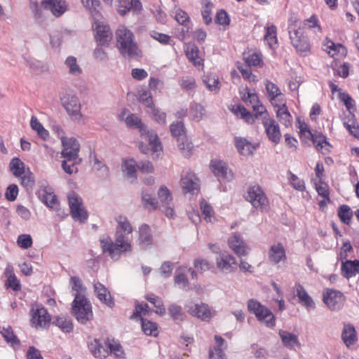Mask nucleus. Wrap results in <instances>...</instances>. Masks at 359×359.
<instances>
[{
	"label": "nucleus",
	"mask_w": 359,
	"mask_h": 359,
	"mask_svg": "<svg viewBox=\"0 0 359 359\" xmlns=\"http://www.w3.org/2000/svg\"><path fill=\"white\" fill-rule=\"evenodd\" d=\"M116 46L125 57H133L139 55V49L133 33L125 25H119L116 32Z\"/></svg>",
	"instance_id": "nucleus-1"
},
{
	"label": "nucleus",
	"mask_w": 359,
	"mask_h": 359,
	"mask_svg": "<svg viewBox=\"0 0 359 359\" xmlns=\"http://www.w3.org/2000/svg\"><path fill=\"white\" fill-rule=\"evenodd\" d=\"M125 122L128 127L139 129L141 136L149 142L151 150L154 153H158L162 150L161 143L156 132L149 130L137 116L129 114L126 116Z\"/></svg>",
	"instance_id": "nucleus-2"
},
{
	"label": "nucleus",
	"mask_w": 359,
	"mask_h": 359,
	"mask_svg": "<svg viewBox=\"0 0 359 359\" xmlns=\"http://www.w3.org/2000/svg\"><path fill=\"white\" fill-rule=\"evenodd\" d=\"M100 243L103 252H107L114 259H118L122 252L131 251L130 243L122 233H116L115 243L109 236H105L100 239Z\"/></svg>",
	"instance_id": "nucleus-3"
},
{
	"label": "nucleus",
	"mask_w": 359,
	"mask_h": 359,
	"mask_svg": "<svg viewBox=\"0 0 359 359\" xmlns=\"http://www.w3.org/2000/svg\"><path fill=\"white\" fill-rule=\"evenodd\" d=\"M72 313L81 324H86L93 318L90 302L83 294H75L72 302Z\"/></svg>",
	"instance_id": "nucleus-4"
},
{
	"label": "nucleus",
	"mask_w": 359,
	"mask_h": 359,
	"mask_svg": "<svg viewBox=\"0 0 359 359\" xmlns=\"http://www.w3.org/2000/svg\"><path fill=\"white\" fill-rule=\"evenodd\" d=\"M248 310L255 314L257 319L264 323L266 326L273 328L276 325V318L273 313L257 300L250 299L248 302Z\"/></svg>",
	"instance_id": "nucleus-5"
},
{
	"label": "nucleus",
	"mask_w": 359,
	"mask_h": 359,
	"mask_svg": "<svg viewBox=\"0 0 359 359\" xmlns=\"http://www.w3.org/2000/svg\"><path fill=\"white\" fill-rule=\"evenodd\" d=\"M248 310L255 314L257 319L264 323L266 326L273 328L276 325V318L273 313L257 300L250 299L248 302Z\"/></svg>",
	"instance_id": "nucleus-6"
},
{
	"label": "nucleus",
	"mask_w": 359,
	"mask_h": 359,
	"mask_svg": "<svg viewBox=\"0 0 359 359\" xmlns=\"http://www.w3.org/2000/svg\"><path fill=\"white\" fill-rule=\"evenodd\" d=\"M170 130L172 135L177 139L179 149L187 152V155H192L193 144L186 138V130L183 122L180 121L173 122L170 126Z\"/></svg>",
	"instance_id": "nucleus-7"
},
{
	"label": "nucleus",
	"mask_w": 359,
	"mask_h": 359,
	"mask_svg": "<svg viewBox=\"0 0 359 359\" xmlns=\"http://www.w3.org/2000/svg\"><path fill=\"white\" fill-rule=\"evenodd\" d=\"M289 30L290 39L292 46L297 52L303 56L306 55L310 51V43L303 30L300 28L296 29L290 27Z\"/></svg>",
	"instance_id": "nucleus-8"
},
{
	"label": "nucleus",
	"mask_w": 359,
	"mask_h": 359,
	"mask_svg": "<svg viewBox=\"0 0 359 359\" xmlns=\"http://www.w3.org/2000/svg\"><path fill=\"white\" fill-rule=\"evenodd\" d=\"M61 102L67 113L73 121H80L81 120V105L79 99L75 95H64L61 97Z\"/></svg>",
	"instance_id": "nucleus-9"
},
{
	"label": "nucleus",
	"mask_w": 359,
	"mask_h": 359,
	"mask_svg": "<svg viewBox=\"0 0 359 359\" xmlns=\"http://www.w3.org/2000/svg\"><path fill=\"white\" fill-rule=\"evenodd\" d=\"M67 198L73 219L81 222L86 221L88 215L86 209L82 207V198L74 191H71Z\"/></svg>",
	"instance_id": "nucleus-10"
},
{
	"label": "nucleus",
	"mask_w": 359,
	"mask_h": 359,
	"mask_svg": "<svg viewBox=\"0 0 359 359\" xmlns=\"http://www.w3.org/2000/svg\"><path fill=\"white\" fill-rule=\"evenodd\" d=\"M246 199L257 209H263L269 204L266 194L259 185L249 187Z\"/></svg>",
	"instance_id": "nucleus-11"
},
{
	"label": "nucleus",
	"mask_w": 359,
	"mask_h": 359,
	"mask_svg": "<svg viewBox=\"0 0 359 359\" xmlns=\"http://www.w3.org/2000/svg\"><path fill=\"white\" fill-rule=\"evenodd\" d=\"M158 198L160 203V208L162 212L170 218L175 215L172 196L170 190L165 186H161L158 191Z\"/></svg>",
	"instance_id": "nucleus-12"
},
{
	"label": "nucleus",
	"mask_w": 359,
	"mask_h": 359,
	"mask_svg": "<svg viewBox=\"0 0 359 359\" xmlns=\"http://www.w3.org/2000/svg\"><path fill=\"white\" fill-rule=\"evenodd\" d=\"M136 165L138 169L143 172L149 173L154 171V167L149 161H142L140 163L137 165L134 158H126L123 163V171L126 172L128 177H131L134 180L136 179Z\"/></svg>",
	"instance_id": "nucleus-13"
},
{
	"label": "nucleus",
	"mask_w": 359,
	"mask_h": 359,
	"mask_svg": "<svg viewBox=\"0 0 359 359\" xmlns=\"http://www.w3.org/2000/svg\"><path fill=\"white\" fill-rule=\"evenodd\" d=\"M323 296V302L332 311H337L342 308L345 298L341 292L333 289H327Z\"/></svg>",
	"instance_id": "nucleus-14"
},
{
	"label": "nucleus",
	"mask_w": 359,
	"mask_h": 359,
	"mask_svg": "<svg viewBox=\"0 0 359 359\" xmlns=\"http://www.w3.org/2000/svg\"><path fill=\"white\" fill-rule=\"evenodd\" d=\"M50 316L43 306L36 304V309L32 308V324L36 328L47 327L50 323Z\"/></svg>",
	"instance_id": "nucleus-15"
},
{
	"label": "nucleus",
	"mask_w": 359,
	"mask_h": 359,
	"mask_svg": "<svg viewBox=\"0 0 359 359\" xmlns=\"http://www.w3.org/2000/svg\"><path fill=\"white\" fill-rule=\"evenodd\" d=\"M262 124L269 140L276 144L279 143L281 140V133L279 126L276 120L269 116H264L262 118Z\"/></svg>",
	"instance_id": "nucleus-16"
},
{
	"label": "nucleus",
	"mask_w": 359,
	"mask_h": 359,
	"mask_svg": "<svg viewBox=\"0 0 359 359\" xmlns=\"http://www.w3.org/2000/svg\"><path fill=\"white\" fill-rule=\"evenodd\" d=\"M217 268L224 273H230L235 271L236 260L233 256L226 252H220L216 257Z\"/></svg>",
	"instance_id": "nucleus-17"
},
{
	"label": "nucleus",
	"mask_w": 359,
	"mask_h": 359,
	"mask_svg": "<svg viewBox=\"0 0 359 359\" xmlns=\"http://www.w3.org/2000/svg\"><path fill=\"white\" fill-rule=\"evenodd\" d=\"M264 83L268 99L274 107H276V105L283 104L286 102L284 94L277 85L269 80H266Z\"/></svg>",
	"instance_id": "nucleus-18"
},
{
	"label": "nucleus",
	"mask_w": 359,
	"mask_h": 359,
	"mask_svg": "<svg viewBox=\"0 0 359 359\" xmlns=\"http://www.w3.org/2000/svg\"><path fill=\"white\" fill-rule=\"evenodd\" d=\"M181 187L184 194H198L200 189L198 179L192 172H187L182 176Z\"/></svg>",
	"instance_id": "nucleus-19"
},
{
	"label": "nucleus",
	"mask_w": 359,
	"mask_h": 359,
	"mask_svg": "<svg viewBox=\"0 0 359 359\" xmlns=\"http://www.w3.org/2000/svg\"><path fill=\"white\" fill-rule=\"evenodd\" d=\"M62 157H79L80 144L74 137H67L61 142Z\"/></svg>",
	"instance_id": "nucleus-20"
},
{
	"label": "nucleus",
	"mask_w": 359,
	"mask_h": 359,
	"mask_svg": "<svg viewBox=\"0 0 359 359\" xmlns=\"http://www.w3.org/2000/svg\"><path fill=\"white\" fill-rule=\"evenodd\" d=\"M300 134L302 138L311 139L316 149L322 154H326L329 151L331 146L323 135L314 136L309 130H304V133H300Z\"/></svg>",
	"instance_id": "nucleus-21"
},
{
	"label": "nucleus",
	"mask_w": 359,
	"mask_h": 359,
	"mask_svg": "<svg viewBox=\"0 0 359 359\" xmlns=\"http://www.w3.org/2000/svg\"><path fill=\"white\" fill-rule=\"evenodd\" d=\"M95 30V39L101 46L107 45L112 38L109 27L103 22L95 21L93 25Z\"/></svg>",
	"instance_id": "nucleus-22"
},
{
	"label": "nucleus",
	"mask_w": 359,
	"mask_h": 359,
	"mask_svg": "<svg viewBox=\"0 0 359 359\" xmlns=\"http://www.w3.org/2000/svg\"><path fill=\"white\" fill-rule=\"evenodd\" d=\"M229 248L238 257L248 254L249 248L238 233H234L228 240Z\"/></svg>",
	"instance_id": "nucleus-23"
},
{
	"label": "nucleus",
	"mask_w": 359,
	"mask_h": 359,
	"mask_svg": "<svg viewBox=\"0 0 359 359\" xmlns=\"http://www.w3.org/2000/svg\"><path fill=\"white\" fill-rule=\"evenodd\" d=\"M210 166L215 176L222 177L229 181L233 179V173L226 163L219 159H212Z\"/></svg>",
	"instance_id": "nucleus-24"
},
{
	"label": "nucleus",
	"mask_w": 359,
	"mask_h": 359,
	"mask_svg": "<svg viewBox=\"0 0 359 359\" xmlns=\"http://www.w3.org/2000/svg\"><path fill=\"white\" fill-rule=\"evenodd\" d=\"M41 6L50 10L55 17H60L67 11V5L64 0H43Z\"/></svg>",
	"instance_id": "nucleus-25"
},
{
	"label": "nucleus",
	"mask_w": 359,
	"mask_h": 359,
	"mask_svg": "<svg viewBox=\"0 0 359 359\" xmlns=\"http://www.w3.org/2000/svg\"><path fill=\"white\" fill-rule=\"evenodd\" d=\"M90 353L97 358H105L109 355L107 341L95 339L88 344Z\"/></svg>",
	"instance_id": "nucleus-26"
},
{
	"label": "nucleus",
	"mask_w": 359,
	"mask_h": 359,
	"mask_svg": "<svg viewBox=\"0 0 359 359\" xmlns=\"http://www.w3.org/2000/svg\"><path fill=\"white\" fill-rule=\"evenodd\" d=\"M188 312L191 316L204 321H208L212 316L208 305L204 303L195 304L189 306Z\"/></svg>",
	"instance_id": "nucleus-27"
},
{
	"label": "nucleus",
	"mask_w": 359,
	"mask_h": 359,
	"mask_svg": "<svg viewBox=\"0 0 359 359\" xmlns=\"http://www.w3.org/2000/svg\"><path fill=\"white\" fill-rule=\"evenodd\" d=\"M94 291L98 299L109 308L114 306V301L108 289L102 283L94 284Z\"/></svg>",
	"instance_id": "nucleus-28"
},
{
	"label": "nucleus",
	"mask_w": 359,
	"mask_h": 359,
	"mask_svg": "<svg viewBox=\"0 0 359 359\" xmlns=\"http://www.w3.org/2000/svg\"><path fill=\"white\" fill-rule=\"evenodd\" d=\"M294 287L299 304L306 307L307 310L314 309L315 303L304 287L299 283H296Z\"/></svg>",
	"instance_id": "nucleus-29"
},
{
	"label": "nucleus",
	"mask_w": 359,
	"mask_h": 359,
	"mask_svg": "<svg viewBox=\"0 0 359 359\" xmlns=\"http://www.w3.org/2000/svg\"><path fill=\"white\" fill-rule=\"evenodd\" d=\"M235 144L241 155L249 156L253 154L254 150L259 147V144H252L245 138L236 137Z\"/></svg>",
	"instance_id": "nucleus-30"
},
{
	"label": "nucleus",
	"mask_w": 359,
	"mask_h": 359,
	"mask_svg": "<svg viewBox=\"0 0 359 359\" xmlns=\"http://www.w3.org/2000/svg\"><path fill=\"white\" fill-rule=\"evenodd\" d=\"M269 259L274 264L286 259L285 250L282 243L272 245L269 251Z\"/></svg>",
	"instance_id": "nucleus-31"
},
{
	"label": "nucleus",
	"mask_w": 359,
	"mask_h": 359,
	"mask_svg": "<svg viewBox=\"0 0 359 359\" xmlns=\"http://www.w3.org/2000/svg\"><path fill=\"white\" fill-rule=\"evenodd\" d=\"M142 4L140 0H118V13L124 15L130 11H140Z\"/></svg>",
	"instance_id": "nucleus-32"
},
{
	"label": "nucleus",
	"mask_w": 359,
	"mask_h": 359,
	"mask_svg": "<svg viewBox=\"0 0 359 359\" xmlns=\"http://www.w3.org/2000/svg\"><path fill=\"white\" fill-rule=\"evenodd\" d=\"M341 271L342 276L346 278L355 276L359 273V260L342 262Z\"/></svg>",
	"instance_id": "nucleus-33"
},
{
	"label": "nucleus",
	"mask_w": 359,
	"mask_h": 359,
	"mask_svg": "<svg viewBox=\"0 0 359 359\" xmlns=\"http://www.w3.org/2000/svg\"><path fill=\"white\" fill-rule=\"evenodd\" d=\"M281 341L285 346L292 348L294 346H299L300 344L297 335L286 330H280L278 332Z\"/></svg>",
	"instance_id": "nucleus-34"
},
{
	"label": "nucleus",
	"mask_w": 359,
	"mask_h": 359,
	"mask_svg": "<svg viewBox=\"0 0 359 359\" xmlns=\"http://www.w3.org/2000/svg\"><path fill=\"white\" fill-rule=\"evenodd\" d=\"M276 108H277L276 116L280 123L286 127L290 126L292 125V116L287 109L286 102L283 104L276 105Z\"/></svg>",
	"instance_id": "nucleus-35"
},
{
	"label": "nucleus",
	"mask_w": 359,
	"mask_h": 359,
	"mask_svg": "<svg viewBox=\"0 0 359 359\" xmlns=\"http://www.w3.org/2000/svg\"><path fill=\"white\" fill-rule=\"evenodd\" d=\"M5 275L7 278L6 285L12 288L15 291H18L21 288L20 280L17 278L14 273L13 268L11 265H8L5 270Z\"/></svg>",
	"instance_id": "nucleus-36"
},
{
	"label": "nucleus",
	"mask_w": 359,
	"mask_h": 359,
	"mask_svg": "<svg viewBox=\"0 0 359 359\" xmlns=\"http://www.w3.org/2000/svg\"><path fill=\"white\" fill-rule=\"evenodd\" d=\"M341 339L347 347L354 344L357 341L355 328L351 325H345L341 333Z\"/></svg>",
	"instance_id": "nucleus-37"
},
{
	"label": "nucleus",
	"mask_w": 359,
	"mask_h": 359,
	"mask_svg": "<svg viewBox=\"0 0 359 359\" xmlns=\"http://www.w3.org/2000/svg\"><path fill=\"white\" fill-rule=\"evenodd\" d=\"M139 242L141 245L149 246L152 244L153 236L151 233V229L149 225L143 224L139 230Z\"/></svg>",
	"instance_id": "nucleus-38"
},
{
	"label": "nucleus",
	"mask_w": 359,
	"mask_h": 359,
	"mask_svg": "<svg viewBox=\"0 0 359 359\" xmlns=\"http://www.w3.org/2000/svg\"><path fill=\"white\" fill-rule=\"evenodd\" d=\"M30 127L43 140H46L49 137V132L43 127L36 116L31 117Z\"/></svg>",
	"instance_id": "nucleus-39"
},
{
	"label": "nucleus",
	"mask_w": 359,
	"mask_h": 359,
	"mask_svg": "<svg viewBox=\"0 0 359 359\" xmlns=\"http://www.w3.org/2000/svg\"><path fill=\"white\" fill-rule=\"evenodd\" d=\"M81 161L82 158H65L62 163V168L67 174L76 173Z\"/></svg>",
	"instance_id": "nucleus-40"
},
{
	"label": "nucleus",
	"mask_w": 359,
	"mask_h": 359,
	"mask_svg": "<svg viewBox=\"0 0 359 359\" xmlns=\"http://www.w3.org/2000/svg\"><path fill=\"white\" fill-rule=\"evenodd\" d=\"M277 29L275 25H271L266 27V34L264 35V41L270 48H275L277 44Z\"/></svg>",
	"instance_id": "nucleus-41"
},
{
	"label": "nucleus",
	"mask_w": 359,
	"mask_h": 359,
	"mask_svg": "<svg viewBox=\"0 0 359 359\" xmlns=\"http://www.w3.org/2000/svg\"><path fill=\"white\" fill-rule=\"evenodd\" d=\"M65 66L68 69L69 74L72 76H79L82 73V69L77 63V60L74 56H69L65 61Z\"/></svg>",
	"instance_id": "nucleus-42"
},
{
	"label": "nucleus",
	"mask_w": 359,
	"mask_h": 359,
	"mask_svg": "<svg viewBox=\"0 0 359 359\" xmlns=\"http://www.w3.org/2000/svg\"><path fill=\"white\" fill-rule=\"evenodd\" d=\"M0 332L6 341L12 347L20 346V341L11 327H3Z\"/></svg>",
	"instance_id": "nucleus-43"
},
{
	"label": "nucleus",
	"mask_w": 359,
	"mask_h": 359,
	"mask_svg": "<svg viewBox=\"0 0 359 359\" xmlns=\"http://www.w3.org/2000/svg\"><path fill=\"white\" fill-rule=\"evenodd\" d=\"M185 52L187 58L194 64V66H199L201 64V60L198 57V48L196 45H188Z\"/></svg>",
	"instance_id": "nucleus-44"
},
{
	"label": "nucleus",
	"mask_w": 359,
	"mask_h": 359,
	"mask_svg": "<svg viewBox=\"0 0 359 359\" xmlns=\"http://www.w3.org/2000/svg\"><path fill=\"white\" fill-rule=\"evenodd\" d=\"M231 111L237 116L243 118L248 123H252L254 122V117L251 113L241 104L233 106L231 109Z\"/></svg>",
	"instance_id": "nucleus-45"
},
{
	"label": "nucleus",
	"mask_w": 359,
	"mask_h": 359,
	"mask_svg": "<svg viewBox=\"0 0 359 359\" xmlns=\"http://www.w3.org/2000/svg\"><path fill=\"white\" fill-rule=\"evenodd\" d=\"M205 112V108L201 104L194 103L190 106V116L196 122H199L203 118Z\"/></svg>",
	"instance_id": "nucleus-46"
},
{
	"label": "nucleus",
	"mask_w": 359,
	"mask_h": 359,
	"mask_svg": "<svg viewBox=\"0 0 359 359\" xmlns=\"http://www.w3.org/2000/svg\"><path fill=\"white\" fill-rule=\"evenodd\" d=\"M144 297L147 301L152 304L154 307L156 308V310L155 311L156 313L161 316H163L165 313V308L164 307L163 302L160 297L155 296L153 294H147Z\"/></svg>",
	"instance_id": "nucleus-47"
},
{
	"label": "nucleus",
	"mask_w": 359,
	"mask_h": 359,
	"mask_svg": "<svg viewBox=\"0 0 359 359\" xmlns=\"http://www.w3.org/2000/svg\"><path fill=\"white\" fill-rule=\"evenodd\" d=\"M140 320L142 322V331L144 332V333L145 334L149 335V336H154V337L157 336L158 326H157L156 323H155L151 320L144 319L143 318H140Z\"/></svg>",
	"instance_id": "nucleus-48"
},
{
	"label": "nucleus",
	"mask_w": 359,
	"mask_h": 359,
	"mask_svg": "<svg viewBox=\"0 0 359 359\" xmlns=\"http://www.w3.org/2000/svg\"><path fill=\"white\" fill-rule=\"evenodd\" d=\"M9 167L13 175L15 177H21L25 173V165L20 158H12Z\"/></svg>",
	"instance_id": "nucleus-49"
},
{
	"label": "nucleus",
	"mask_w": 359,
	"mask_h": 359,
	"mask_svg": "<svg viewBox=\"0 0 359 359\" xmlns=\"http://www.w3.org/2000/svg\"><path fill=\"white\" fill-rule=\"evenodd\" d=\"M53 324L60 327L64 332L69 333L73 330L72 320L64 316H57L53 321Z\"/></svg>",
	"instance_id": "nucleus-50"
},
{
	"label": "nucleus",
	"mask_w": 359,
	"mask_h": 359,
	"mask_svg": "<svg viewBox=\"0 0 359 359\" xmlns=\"http://www.w3.org/2000/svg\"><path fill=\"white\" fill-rule=\"evenodd\" d=\"M338 216L340 218V220L346 224H349L353 216V212L349 206L346 205H340L338 212Z\"/></svg>",
	"instance_id": "nucleus-51"
},
{
	"label": "nucleus",
	"mask_w": 359,
	"mask_h": 359,
	"mask_svg": "<svg viewBox=\"0 0 359 359\" xmlns=\"http://www.w3.org/2000/svg\"><path fill=\"white\" fill-rule=\"evenodd\" d=\"M315 188L318 195L323 197L329 203L331 202L330 198V191L328 185L325 183L323 180H318L314 183Z\"/></svg>",
	"instance_id": "nucleus-52"
},
{
	"label": "nucleus",
	"mask_w": 359,
	"mask_h": 359,
	"mask_svg": "<svg viewBox=\"0 0 359 359\" xmlns=\"http://www.w3.org/2000/svg\"><path fill=\"white\" fill-rule=\"evenodd\" d=\"M142 200L146 208L154 210L158 208V201L149 193L142 192Z\"/></svg>",
	"instance_id": "nucleus-53"
},
{
	"label": "nucleus",
	"mask_w": 359,
	"mask_h": 359,
	"mask_svg": "<svg viewBox=\"0 0 359 359\" xmlns=\"http://www.w3.org/2000/svg\"><path fill=\"white\" fill-rule=\"evenodd\" d=\"M168 311L174 320L182 321L184 319L185 314L180 306L172 304L168 307Z\"/></svg>",
	"instance_id": "nucleus-54"
},
{
	"label": "nucleus",
	"mask_w": 359,
	"mask_h": 359,
	"mask_svg": "<svg viewBox=\"0 0 359 359\" xmlns=\"http://www.w3.org/2000/svg\"><path fill=\"white\" fill-rule=\"evenodd\" d=\"M43 202L49 208H57L58 201L56 196L53 193H48L46 190L42 194Z\"/></svg>",
	"instance_id": "nucleus-55"
},
{
	"label": "nucleus",
	"mask_w": 359,
	"mask_h": 359,
	"mask_svg": "<svg viewBox=\"0 0 359 359\" xmlns=\"http://www.w3.org/2000/svg\"><path fill=\"white\" fill-rule=\"evenodd\" d=\"M339 98L344 102L349 114H353L355 110V101L353 99L346 93H341L339 94Z\"/></svg>",
	"instance_id": "nucleus-56"
},
{
	"label": "nucleus",
	"mask_w": 359,
	"mask_h": 359,
	"mask_svg": "<svg viewBox=\"0 0 359 359\" xmlns=\"http://www.w3.org/2000/svg\"><path fill=\"white\" fill-rule=\"evenodd\" d=\"M200 208L204 216V219L207 222H211L213 217L212 208L204 199H202L200 203Z\"/></svg>",
	"instance_id": "nucleus-57"
},
{
	"label": "nucleus",
	"mask_w": 359,
	"mask_h": 359,
	"mask_svg": "<svg viewBox=\"0 0 359 359\" xmlns=\"http://www.w3.org/2000/svg\"><path fill=\"white\" fill-rule=\"evenodd\" d=\"M207 88L212 92L217 93L219 90V79L215 76H210L203 80Z\"/></svg>",
	"instance_id": "nucleus-58"
},
{
	"label": "nucleus",
	"mask_w": 359,
	"mask_h": 359,
	"mask_svg": "<svg viewBox=\"0 0 359 359\" xmlns=\"http://www.w3.org/2000/svg\"><path fill=\"white\" fill-rule=\"evenodd\" d=\"M107 346H108V350L109 353H111L114 355L116 358H123L124 355V351L123 350L122 346L119 343L114 342L113 344L109 343V341H107Z\"/></svg>",
	"instance_id": "nucleus-59"
},
{
	"label": "nucleus",
	"mask_w": 359,
	"mask_h": 359,
	"mask_svg": "<svg viewBox=\"0 0 359 359\" xmlns=\"http://www.w3.org/2000/svg\"><path fill=\"white\" fill-rule=\"evenodd\" d=\"M325 46V50L327 52V53L331 56L334 57L335 55H337L338 53H339L341 50H344L345 48L341 44H335L331 41H329L327 42Z\"/></svg>",
	"instance_id": "nucleus-60"
},
{
	"label": "nucleus",
	"mask_w": 359,
	"mask_h": 359,
	"mask_svg": "<svg viewBox=\"0 0 359 359\" xmlns=\"http://www.w3.org/2000/svg\"><path fill=\"white\" fill-rule=\"evenodd\" d=\"M18 245L22 249H28L32 245V238L29 234H21L17 239Z\"/></svg>",
	"instance_id": "nucleus-61"
},
{
	"label": "nucleus",
	"mask_w": 359,
	"mask_h": 359,
	"mask_svg": "<svg viewBox=\"0 0 359 359\" xmlns=\"http://www.w3.org/2000/svg\"><path fill=\"white\" fill-rule=\"evenodd\" d=\"M180 85L183 89L189 90L195 88L196 81L194 77L186 76L180 79Z\"/></svg>",
	"instance_id": "nucleus-62"
},
{
	"label": "nucleus",
	"mask_w": 359,
	"mask_h": 359,
	"mask_svg": "<svg viewBox=\"0 0 359 359\" xmlns=\"http://www.w3.org/2000/svg\"><path fill=\"white\" fill-rule=\"evenodd\" d=\"M212 4L210 1H207L202 10L203 19L206 25H209L212 22Z\"/></svg>",
	"instance_id": "nucleus-63"
},
{
	"label": "nucleus",
	"mask_w": 359,
	"mask_h": 359,
	"mask_svg": "<svg viewBox=\"0 0 359 359\" xmlns=\"http://www.w3.org/2000/svg\"><path fill=\"white\" fill-rule=\"evenodd\" d=\"M175 19L179 24L185 25L189 22V17L184 11L177 8L175 11Z\"/></svg>",
	"instance_id": "nucleus-64"
}]
</instances>
